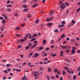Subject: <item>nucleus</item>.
<instances>
[{
  "mask_svg": "<svg viewBox=\"0 0 80 80\" xmlns=\"http://www.w3.org/2000/svg\"><path fill=\"white\" fill-rule=\"evenodd\" d=\"M66 40L68 41H69V40H70V38H66Z\"/></svg>",
  "mask_w": 80,
  "mask_h": 80,
  "instance_id": "obj_48",
  "label": "nucleus"
},
{
  "mask_svg": "<svg viewBox=\"0 0 80 80\" xmlns=\"http://www.w3.org/2000/svg\"><path fill=\"white\" fill-rule=\"evenodd\" d=\"M10 3V1L8 0V1H7V3L9 4Z\"/></svg>",
  "mask_w": 80,
  "mask_h": 80,
  "instance_id": "obj_57",
  "label": "nucleus"
},
{
  "mask_svg": "<svg viewBox=\"0 0 80 80\" xmlns=\"http://www.w3.org/2000/svg\"><path fill=\"white\" fill-rule=\"evenodd\" d=\"M80 10V8H79L78 9H77V12H79Z\"/></svg>",
  "mask_w": 80,
  "mask_h": 80,
  "instance_id": "obj_42",
  "label": "nucleus"
},
{
  "mask_svg": "<svg viewBox=\"0 0 80 80\" xmlns=\"http://www.w3.org/2000/svg\"><path fill=\"white\" fill-rule=\"evenodd\" d=\"M23 8H27V6L25 5H23Z\"/></svg>",
  "mask_w": 80,
  "mask_h": 80,
  "instance_id": "obj_41",
  "label": "nucleus"
},
{
  "mask_svg": "<svg viewBox=\"0 0 80 80\" xmlns=\"http://www.w3.org/2000/svg\"><path fill=\"white\" fill-rule=\"evenodd\" d=\"M75 52V51L73 49L72 50V51H71V54H72L73 53H74Z\"/></svg>",
  "mask_w": 80,
  "mask_h": 80,
  "instance_id": "obj_14",
  "label": "nucleus"
},
{
  "mask_svg": "<svg viewBox=\"0 0 80 80\" xmlns=\"http://www.w3.org/2000/svg\"><path fill=\"white\" fill-rule=\"evenodd\" d=\"M29 39H31L32 38V36H31V34H29Z\"/></svg>",
  "mask_w": 80,
  "mask_h": 80,
  "instance_id": "obj_24",
  "label": "nucleus"
},
{
  "mask_svg": "<svg viewBox=\"0 0 80 80\" xmlns=\"http://www.w3.org/2000/svg\"><path fill=\"white\" fill-rule=\"evenodd\" d=\"M44 60L47 61V60H48V59L47 58H45V59H44Z\"/></svg>",
  "mask_w": 80,
  "mask_h": 80,
  "instance_id": "obj_64",
  "label": "nucleus"
},
{
  "mask_svg": "<svg viewBox=\"0 0 80 80\" xmlns=\"http://www.w3.org/2000/svg\"><path fill=\"white\" fill-rule=\"evenodd\" d=\"M11 70V69H9V68L7 69V71H8V72H10V71Z\"/></svg>",
  "mask_w": 80,
  "mask_h": 80,
  "instance_id": "obj_56",
  "label": "nucleus"
},
{
  "mask_svg": "<svg viewBox=\"0 0 80 80\" xmlns=\"http://www.w3.org/2000/svg\"><path fill=\"white\" fill-rule=\"evenodd\" d=\"M15 70H16V71H18V72H20L21 71V70H18V69H15Z\"/></svg>",
  "mask_w": 80,
  "mask_h": 80,
  "instance_id": "obj_35",
  "label": "nucleus"
},
{
  "mask_svg": "<svg viewBox=\"0 0 80 80\" xmlns=\"http://www.w3.org/2000/svg\"><path fill=\"white\" fill-rule=\"evenodd\" d=\"M27 37L25 36L24 37V38H23V39H21L20 40V41H21L22 42H24L25 40H27Z\"/></svg>",
  "mask_w": 80,
  "mask_h": 80,
  "instance_id": "obj_3",
  "label": "nucleus"
},
{
  "mask_svg": "<svg viewBox=\"0 0 80 80\" xmlns=\"http://www.w3.org/2000/svg\"><path fill=\"white\" fill-rule=\"evenodd\" d=\"M51 78L54 79L55 78V77H54L51 76Z\"/></svg>",
  "mask_w": 80,
  "mask_h": 80,
  "instance_id": "obj_55",
  "label": "nucleus"
},
{
  "mask_svg": "<svg viewBox=\"0 0 80 80\" xmlns=\"http://www.w3.org/2000/svg\"><path fill=\"white\" fill-rule=\"evenodd\" d=\"M28 45H29V46H30V47H31L32 46V44H31V43H29L28 44Z\"/></svg>",
  "mask_w": 80,
  "mask_h": 80,
  "instance_id": "obj_49",
  "label": "nucleus"
},
{
  "mask_svg": "<svg viewBox=\"0 0 80 80\" xmlns=\"http://www.w3.org/2000/svg\"><path fill=\"white\" fill-rule=\"evenodd\" d=\"M2 16L3 17H4V18L5 19L8 20V19H7V16H6V15H5V14L2 15Z\"/></svg>",
  "mask_w": 80,
  "mask_h": 80,
  "instance_id": "obj_6",
  "label": "nucleus"
},
{
  "mask_svg": "<svg viewBox=\"0 0 80 80\" xmlns=\"http://www.w3.org/2000/svg\"><path fill=\"white\" fill-rule=\"evenodd\" d=\"M76 75H74V76H73V79L76 80Z\"/></svg>",
  "mask_w": 80,
  "mask_h": 80,
  "instance_id": "obj_19",
  "label": "nucleus"
},
{
  "mask_svg": "<svg viewBox=\"0 0 80 80\" xmlns=\"http://www.w3.org/2000/svg\"><path fill=\"white\" fill-rule=\"evenodd\" d=\"M25 78H26V76H24V77H22V80H25Z\"/></svg>",
  "mask_w": 80,
  "mask_h": 80,
  "instance_id": "obj_30",
  "label": "nucleus"
},
{
  "mask_svg": "<svg viewBox=\"0 0 80 80\" xmlns=\"http://www.w3.org/2000/svg\"><path fill=\"white\" fill-rule=\"evenodd\" d=\"M66 74V73L65 72L63 71V72H62V75H64Z\"/></svg>",
  "mask_w": 80,
  "mask_h": 80,
  "instance_id": "obj_38",
  "label": "nucleus"
},
{
  "mask_svg": "<svg viewBox=\"0 0 80 80\" xmlns=\"http://www.w3.org/2000/svg\"><path fill=\"white\" fill-rule=\"evenodd\" d=\"M38 6V4H35L34 5H33L32 6V8H35L36 7H37Z\"/></svg>",
  "mask_w": 80,
  "mask_h": 80,
  "instance_id": "obj_10",
  "label": "nucleus"
},
{
  "mask_svg": "<svg viewBox=\"0 0 80 80\" xmlns=\"http://www.w3.org/2000/svg\"><path fill=\"white\" fill-rule=\"evenodd\" d=\"M67 71H68V72H69V74H71V73L69 70H67Z\"/></svg>",
  "mask_w": 80,
  "mask_h": 80,
  "instance_id": "obj_53",
  "label": "nucleus"
},
{
  "mask_svg": "<svg viewBox=\"0 0 80 80\" xmlns=\"http://www.w3.org/2000/svg\"><path fill=\"white\" fill-rule=\"evenodd\" d=\"M38 72H32V74L33 75H34V77H36L38 75H39V74H38Z\"/></svg>",
  "mask_w": 80,
  "mask_h": 80,
  "instance_id": "obj_1",
  "label": "nucleus"
},
{
  "mask_svg": "<svg viewBox=\"0 0 80 80\" xmlns=\"http://www.w3.org/2000/svg\"><path fill=\"white\" fill-rule=\"evenodd\" d=\"M63 78L62 77L60 78V80H63Z\"/></svg>",
  "mask_w": 80,
  "mask_h": 80,
  "instance_id": "obj_63",
  "label": "nucleus"
},
{
  "mask_svg": "<svg viewBox=\"0 0 80 80\" xmlns=\"http://www.w3.org/2000/svg\"><path fill=\"white\" fill-rule=\"evenodd\" d=\"M56 77L58 78H59V76L58 75H56Z\"/></svg>",
  "mask_w": 80,
  "mask_h": 80,
  "instance_id": "obj_54",
  "label": "nucleus"
},
{
  "mask_svg": "<svg viewBox=\"0 0 80 80\" xmlns=\"http://www.w3.org/2000/svg\"><path fill=\"white\" fill-rule=\"evenodd\" d=\"M33 36H34L35 37H37L38 36L37 34H33Z\"/></svg>",
  "mask_w": 80,
  "mask_h": 80,
  "instance_id": "obj_39",
  "label": "nucleus"
},
{
  "mask_svg": "<svg viewBox=\"0 0 80 80\" xmlns=\"http://www.w3.org/2000/svg\"><path fill=\"white\" fill-rule=\"evenodd\" d=\"M37 43V41H34V42L33 43V44H36Z\"/></svg>",
  "mask_w": 80,
  "mask_h": 80,
  "instance_id": "obj_34",
  "label": "nucleus"
},
{
  "mask_svg": "<svg viewBox=\"0 0 80 80\" xmlns=\"http://www.w3.org/2000/svg\"><path fill=\"white\" fill-rule=\"evenodd\" d=\"M11 6H12V5H7V8H9V7H10Z\"/></svg>",
  "mask_w": 80,
  "mask_h": 80,
  "instance_id": "obj_46",
  "label": "nucleus"
},
{
  "mask_svg": "<svg viewBox=\"0 0 80 80\" xmlns=\"http://www.w3.org/2000/svg\"><path fill=\"white\" fill-rule=\"evenodd\" d=\"M39 21V19H37V20H36V23H38V22Z\"/></svg>",
  "mask_w": 80,
  "mask_h": 80,
  "instance_id": "obj_27",
  "label": "nucleus"
},
{
  "mask_svg": "<svg viewBox=\"0 0 80 80\" xmlns=\"http://www.w3.org/2000/svg\"><path fill=\"white\" fill-rule=\"evenodd\" d=\"M12 66V64H6V67H7V68H8L10 66Z\"/></svg>",
  "mask_w": 80,
  "mask_h": 80,
  "instance_id": "obj_13",
  "label": "nucleus"
},
{
  "mask_svg": "<svg viewBox=\"0 0 80 80\" xmlns=\"http://www.w3.org/2000/svg\"><path fill=\"white\" fill-rule=\"evenodd\" d=\"M51 71H52V70L51 68H48V72H51Z\"/></svg>",
  "mask_w": 80,
  "mask_h": 80,
  "instance_id": "obj_17",
  "label": "nucleus"
},
{
  "mask_svg": "<svg viewBox=\"0 0 80 80\" xmlns=\"http://www.w3.org/2000/svg\"><path fill=\"white\" fill-rule=\"evenodd\" d=\"M4 30V27H2L1 28V31L2 32H3Z\"/></svg>",
  "mask_w": 80,
  "mask_h": 80,
  "instance_id": "obj_9",
  "label": "nucleus"
},
{
  "mask_svg": "<svg viewBox=\"0 0 80 80\" xmlns=\"http://www.w3.org/2000/svg\"><path fill=\"white\" fill-rule=\"evenodd\" d=\"M43 49V48L40 47V48L39 49V50H42Z\"/></svg>",
  "mask_w": 80,
  "mask_h": 80,
  "instance_id": "obj_50",
  "label": "nucleus"
},
{
  "mask_svg": "<svg viewBox=\"0 0 80 80\" xmlns=\"http://www.w3.org/2000/svg\"><path fill=\"white\" fill-rule=\"evenodd\" d=\"M10 75L11 76H13V73H10Z\"/></svg>",
  "mask_w": 80,
  "mask_h": 80,
  "instance_id": "obj_60",
  "label": "nucleus"
},
{
  "mask_svg": "<svg viewBox=\"0 0 80 80\" xmlns=\"http://www.w3.org/2000/svg\"><path fill=\"white\" fill-rule=\"evenodd\" d=\"M65 4H66V6H69V3L68 2H66L65 3Z\"/></svg>",
  "mask_w": 80,
  "mask_h": 80,
  "instance_id": "obj_40",
  "label": "nucleus"
},
{
  "mask_svg": "<svg viewBox=\"0 0 80 80\" xmlns=\"http://www.w3.org/2000/svg\"><path fill=\"white\" fill-rule=\"evenodd\" d=\"M65 37V35H64V34H62V36L61 37V39H63V38H64V37Z\"/></svg>",
  "mask_w": 80,
  "mask_h": 80,
  "instance_id": "obj_8",
  "label": "nucleus"
},
{
  "mask_svg": "<svg viewBox=\"0 0 80 80\" xmlns=\"http://www.w3.org/2000/svg\"><path fill=\"white\" fill-rule=\"evenodd\" d=\"M25 49H26V50L28 49L29 48V46H27L25 47Z\"/></svg>",
  "mask_w": 80,
  "mask_h": 80,
  "instance_id": "obj_18",
  "label": "nucleus"
},
{
  "mask_svg": "<svg viewBox=\"0 0 80 80\" xmlns=\"http://www.w3.org/2000/svg\"><path fill=\"white\" fill-rule=\"evenodd\" d=\"M36 40V38H34L32 39L31 40V42H32L33 41H34V40Z\"/></svg>",
  "mask_w": 80,
  "mask_h": 80,
  "instance_id": "obj_25",
  "label": "nucleus"
},
{
  "mask_svg": "<svg viewBox=\"0 0 80 80\" xmlns=\"http://www.w3.org/2000/svg\"><path fill=\"white\" fill-rule=\"evenodd\" d=\"M15 36H17V37H21V35H19L18 34H17L15 35Z\"/></svg>",
  "mask_w": 80,
  "mask_h": 80,
  "instance_id": "obj_37",
  "label": "nucleus"
},
{
  "mask_svg": "<svg viewBox=\"0 0 80 80\" xmlns=\"http://www.w3.org/2000/svg\"><path fill=\"white\" fill-rule=\"evenodd\" d=\"M4 19V18L2 17H0V20H3Z\"/></svg>",
  "mask_w": 80,
  "mask_h": 80,
  "instance_id": "obj_43",
  "label": "nucleus"
},
{
  "mask_svg": "<svg viewBox=\"0 0 80 80\" xmlns=\"http://www.w3.org/2000/svg\"><path fill=\"white\" fill-rule=\"evenodd\" d=\"M71 22H72V23H73L74 24H75L76 23L74 21V20H72V21H71Z\"/></svg>",
  "mask_w": 80,
  "mask_h": 80,
  "instance_id": "obj_28",
  "label": "nucleus"
},
{
  "mask_svg": "<svg viewBox=\"0 0 80 80\" xmlns=\"http://www.w3.org/2000/svg\"><path fill=\"white\" fill-rule=\"evenodd\" d=\"M54 32H55L57 33L58 32V29H56L55 30H54Z\"/></svg>",
  "mask_w": 80,
  "mask_h": 80,
  "instance_id": "obj_31",
  "label": "nucleus"
},
{
  "mask_svg": "<svg viewBox=\"0 0 80 80\" xmlns=\"http://www.w3.org/2000/svg\"><path fill=\"white\" fill-rule=\"evenodd\" d=\"M43 44H45L46 42V41L45 40H43Z\"/></svg>",
  "mask_w": 80,
  "mask_h": 80,
  "instance_id": "obj_47",
  "label": "nucleus"
},
{
  "mask_svg": "<svg viewBox=\"0 0 80 80\" xmlns=\"http://www.w3.org/2000/svg\"><path fill=\"white\" fill-rule=\"evenodd\" d=\"M49 19H50V20L52 21V20L53 18L52 17H51V18H50Z\"/></svg>",
  "mask_w": 80,
  "mask_h": 80,
  "instance_id": "obj_59",
  "label": "nucleus"
},
{
  "mask_svg": "<svg viewBox=\"0 0 80 80\" xmlns=\"http://www.w3.org/2000/svg\"><path fill=\"white\" fill-rule=\"evenodd\" d=\"M37 46V44H34L32 46V47L31 48V49H32L33 48H35V47H36Z\"/></svg>",
  "mask_w": 80,
  "mask_h": 80,
  "instance_id": "obj_4",
  "label": "nucleus"
},
{
  "mask_svg": "<svg viewBox=\"0 0 80 80\" xmlns=\"http://www.w3.org/2000/svg\"><path fill=\"white\" fill-rule=\"evenodd\" d=\"M75 41V39H71V42H74Z\"/></svg>",
  "mask_w": 80,
  "mask_h": 80,
  "instance_id": "obj_29",
  "label": "nucleus"
},
{
  "mask_svg": "<svg viewBox=\"0 0 80 80\" xmlns=\"http://www.w3.org/2000/svg\"><path fill=\"white\" fill-rule=\"evenodd\" d=\"M66 60V62H70V61L68 60V59H66V60Z\"/></svg>",
  "mask_w": 80,
  "mask_h": 80,
  "instance_id": "obj_51",
  "label": "nucleus"
},
{
  "mask_svg": "<svg viewBox=\"0 0 80 80\" xmlns=\"http://www.w3.org/2000/svg\"><path fill=\"white\" fill-rule=\"evenodd\" d=\"M51 43H52V44H53L54 43V41L53 40H52L51 41Z\"/></svg>",
  "mask_w": 80,
  "mask_h": 80,
  "instance_id": "obj_36",
  "label": "nucleus"
},
{
  "mask_svg": "<svg viewBox=\"0 0 80 80\" xmlns=\"http://www.w3.org/2000/svg\"><path fill=\"white\" fill-rule=\"evenodd\" d=\"M2 25H4L5 23H6V21L5 20H2Z\"/></svg>",
  "mask_w": 80,
  "mask_h": 80,
  "instance_id": "obj_7",
  "label": "nucleus"
},
{
  "mask_svg": "<svg viewBox=\"0 0 80 80\" xmlns=\"http://www.w3.org/2000/svg\"><path fill=\"white\" fill-rule=\"evenodd\" d=\"M46 50L47 51L49 50V48H46Z\"/></svg>",
  "mask_w": 80,
  "mask_h": 80,
  "instance_id": "obj_58",
  "label": "nucleus"
},
{
  "mask_svg": "<svg viewBox=\"0 0 80 80\" xmlns=\"http://www.w3.org/2000/svg\"><path fill=\"white\" fill-rule=\"evenodd\" d=\"M38 55H39V54L38 53H36V54H35V58H36V57L38 56Z\"/></svg>",
  "mask_w": 80,
  "mask_h": 80,
  "instance_id": "obj_12",
  "label": "nucleus"
},
{
  "mask_svg": "<svg viewBox=\"0 0 80 80\" xmlns=\"http://www.w3.org/2000/svg\"><path fill=\"white\" fill-rule=\"evenodd\" d=\"M15 17H18V15L17 14H15Z\"/></svg>",
  "mask_w": 80,
  "mask_h": 80,
  "instance_id": "obj_61",
  "label": "nucleus"
},
{
  "mask_svg": "<svg viewBox=\"0 0 80 80\" xmlns=\"http://www.w3.org/2000/svg\"><path fill=\"white\" fill-rule=\"evenodd\" d=\"M4 72L5 73H8V71L7 70H5L4 71Z\"/></svg>",
  "mask_w": 80,
  "mask_h": 80,
  "instance_id": "obj_45",
  "label": "nucleus"
},
{
  "mask_svg": "<svg viewBox=\"0 0 80 80\" xmlns=\"http://www.w3.org/2000/svg\"><path fill=\"white\" fill-rule=\"evenodd\" d=\"M20 29V28H19V27H17L16 28V29H15V30H18Z\"/></svg>",
  "mask_w": 80,
  "mask_h": 80,
  "instance_id": "obj_23",
  "label": "nucleus"
},
{
  "mask_svg": "<svg viewBox=\"0 0 80 80\" xmlns=\"http://www.w3.org/2000/svg\"><path fill=\"white\" fill-rule=\"evenodd\" d=\"M62 25H65V21H62Z\"/></svg>",
  "mask_w": 80,
  "mask_h": 80,
  "instance_id": "obj_21",
  "label": "nucleus"
},
{
  "mask_svg": "<svg viewBox=\"0 0 80 80\" xmlns=\"http://www.w3.org/2000/svg\"><path fill=\"white\" fill-rule=\"evenodd\" d=\"M7 10L8 11V12L12 11V10L11 9H10L9 8H7Z\"/></svg>",
  "mask_w": 80,
  "mask_h": 80,
  "instance_id": "obj_22",
  "label": "nucleus"
},
{
  "mask_svg": "<svg viewBox=\"0 0 80 80\" xmlns=\"http://www.w3.org/2000/svg\"><path fill=\"white\" fill-rule=\"evenodd\" d=\"M24 10L25 12H27L28 11V9H24Z\"/></svg>",
  "mask_w": 80,
  "mask_h": 80,
  "instance_id": "obj_62",
  "label": "nucleus"
},
{
  "mask_svg": "<svg viewBox=\"0 0 80 80\" xmlns=\"http://www.w3.org/2000/svg\"><path fill=\"white\" fill-rule=\"evenodd\" d=\"M66 6H65V4L63 3V4H62L60 5V8H62V9H63L65 8Z\"/></svg>",
  "mask_w": 80,
  "mask_h": 80,
  "instance_id": "obj_2",
  "label": "nucleus"
},
{
  "mask_svg": "<svg viewBox=\"0 0 80 80\" xmlns=\"http://www.w3.org/2000/svg\"><path fill=\"white\" fill-rule=\"evenodd\" d=\"M76 48L75 47H72V49L76 50Z\"/></svg>",
  "mask_w": 80,
  "mask_h": 80,
  "instance_id": "obj_52",
  "label": "nucleus"
},
{
  "mask_svg": "<svg viewBox=\"0 0 80 80\" xmlns=\"http://www.w3.org/2000/svg\"><path fill=\"white\" fill-rule=\"evenodd\" d=\"M61 47L63 48H62V49H65V48H67V47L63 46H62V45L61 46Z\"/></svg>",
  "mask_w": 80,
  "mask_h": 80,
  "instance_id": "obj_15",
  "label": "nucleus"
},
{
  "mask_svg": "<svg viewBox=\"0 0 80 80\" xmlns=\"http://www.w3.org/2000/svg\"><path fill=\"white\" fill-rule=\"evenodd\" d=\"M64 25L63 24H61L60 25H58V27H63L64 26Z\"/></svg>",
  "mask_w": 80,
  "mask_h": 80,
  "instance_id": "obj_16",
  "label": "nucleus"
},
{
  "mask_svg": "<svg viewBox=\"0 0 80 80\" xmlns=\"http://www.w3.org/2000/svg\"><path fill=\"white\" fill-rule=\"evenodd\" d=\"M31 17H32V16L30 14H29V15H27V17L28 18Z\"/></svg>",
  "mask_w": 80,
  "mask_h": 80,
  "instance_id": "obj_26",
  "label": "nucleus"
},
{
  "mask_svg": "<svg viewBox=\"0 0 80 80\" xmlns=\"http://www.w3.org/2000/svg\"><path fill=\"white\" fill-rule=\"evenodd\" d=\"M46 20L47 22H48L50 20L49 18H47V19H46Z\"/></svg>",
  "mask_w": 80,
  "mask_h": 80,
  "instance_id": "obj_33",
  "label": "nucleus"
},
{
  "mask_svg": "<svg viewBox=\"0 0 80 80\" xmlns=\"http://www.w3.org/2000/svg\"><path fill=\"white\" fill-rule=\"evenodd\" d=\"M71 51V50L69 49V50H66V52L68 53L69 52H70V51Z\"/></svg>",
  "mask_w": 80,
  "mask_h": 80,
  "instance_id": "obj_44",
  "label": "nucleus"
},
{
  "mask_svg": "<svg viewBox=\"0 0 80 80\" xmlns=\"http://www.w3.org/2000/svg\"><path fill=\"white\" fill-rule=\"evenodd\" d=\"M33 54V52H31V53H30V54H29V56H32V55Z\"/></svg>",
  "mask_w": 80,
  "mask_h": 80,
  "instance_id": "obj_32",
  "label": "nucleus"
},
{
  "mask_svg": "<svg viewBox=\"0 0 80 80\" xmlns=\"http://www.w3.org/2000/svg\"><path fill=\"white\" fill-rule=\"evenodd\" d=\"M54 72H57L58 71V69H56V68L54 69Z\"/></svg>",
  "mask_w": 80,
  "mask_h": 80,
  "instance_id": "obj_20",
  "label": "nucleus"
},
{
  "mask_svg": "<svg viewBox=\"0 0 80 80\" xmlns=\"http://www.w3.org/2000/svg\"><path fill=\"white\" fill-rule=\"evenodd\" d=\"M53 13H54V11L52 10L51 12H50V13H49V14H50V15H53Z\"/></svg>",
  "mask_w": 80,
  "mask_h": 80,
  "instance_id": "obj_11",
  "label": "nucleus"
},
{
  "mask_svg": "<svg viewBox=\"0 0 80 80\" xmlns=\"http://www.w3.org/2000/svg\"><path fill=\"white\" fill-rule=\"evenodd\" d=\"M52 25V23H47L46 24V25L47 26H51Z\"/></svg>",
  "mask_w": 80,
  "mask_h": 80,
  "instance_id": "obj_5",
  "label": "nucleus"
}]
</instances>
